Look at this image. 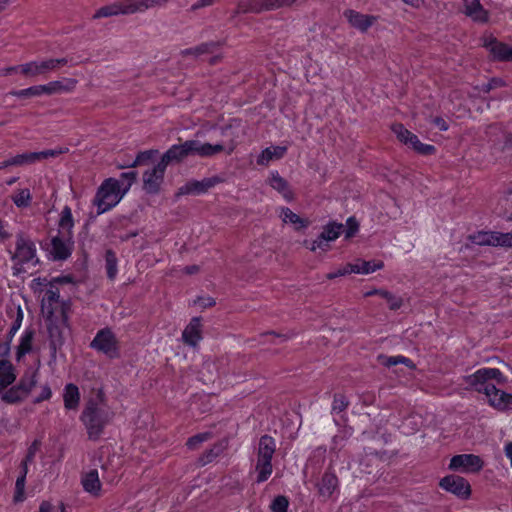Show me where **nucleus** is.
<instances>
[{"mask_svg":"<svg viewBox=\"0 0 512 512\" xmlns=\"http://www.w3.org/2000/svg\"><path fill=\"white\" fill-rule=\"evenodd\" d=\"M359 230V223L354 216L347 219L346 225L343 228V233L346 239L353 237Z\"/></svg>","mask_w":512,"mask_h":512,"instance_id":"obj_55","label":"nucleus"},{"mask_svg":"<svg viewBox=\"0 0 512 512\" xmlns=\"http://www.w3.org/2000/svg\"><path fill=\"white\" fill-rule=\"evenodd\" d=\"M211 438H212V432L198 433V434L188 438V440L186 442V446L189 449L194 450V449L198 448V446L201 443L208 441Z\"/></svg>","mask_w":512,"mask_h":512,"instance_id":"obj_51","label":"nucleus"},{"mask_svg":"<svg viewBox=\"0 0 512 512\" xmlns=\"http://www.w3.org/2000/svg\"><path fill=\"white\" fill-rule=\"evenodd\" d=\"M465 14L474 21L486 23L488 21V12L483 8L479 0H472L465 5Z\"/></svg>","mask_w":512,"mask_h":512,"instance_id":"obj_31","label":"nucleus"},{"mask_svg":"<svg viewBox=\"0 0 512 512\" xmlns=\"http://www.w3.org/2000/svg\"><path fill=\"white\" fill-rule=\"evenodd\" d=\"M182 339L185 344L195 347L202 339L201 336V319L193 317L182 333Z\"/></svg>","mask_w":512,"mask_h":512,"instance_id":"obj_21","label":"nucleus"},{"mask_svg":"<svg viewBox=\"0 0 512 512\" xmlns=\"http://www.w3.org/2000/svg\"><path fill=\"white\" fill-rule=\"evenodd\" d=\"M74 219L69 206H64L58 221V231L51 237L49 253L53 260L64 261L68 259L74 249Z\"/></svg>","mask_w":512,"mask_h":512,"instance_id":"obj_1","label":"nucleus"},{"mask_svg":"<svg viewBox=\"0 0 512 512\" xmlns=\"http://www.w3.org/2000/svg\"><path fill=\"white\" fill-rule=\"evenodd\" d=\"M505 86V81L501 78H492L487 83L483 84L481 91L489 93L492 89Z\"/></svg>","mask_w":512,"mask_h":512,"instance_id":"obj_60","label":"nucleus"},{"mask_svg":"<svg viewBox=\"0 0 512 512\" xmlns=\"http://www.w3.org/2000/svg\"><path fill=\"white\" fill-rule=\"evenodd\" d=\"M50 71H53L50 58L21 64V73L27 77H37Z\"/></svg>","mask_w":512,"mask_h":512,"instance_id":"obj_20","label":"nucleus"},{"mask_svg":"<svg viewBox=\"0 0 512 512\" xmlns=\"http://www.w3.org/2000/svg\"><path fill=\"white\" fill-rule=\"evenodd\" d=\"M126 192L120 189V181L115 178L105 179L97 189L93 204L97 207V215H101L115 207Z\"/></svg>","mask_w":512,"mask_h":512,"instance_id":"obj_3","label":"nucleus"},{"mask_svg":"<svg viewBox=\"0 0 512 512\" xmlns=\"http://www.w3.org/2000/svg\"><path fill=\"white\" fill-rule=\"evenodd\" d=\"M488 374H495V372L487 371V368L478 369L475 373L466 376L465 382L477 392L490 395L489 392L495 391V385L488 382L490 380Z\"/></svg>","mask_w":512,"mask_h":512,"instance_id":"obj_14","label":"nucleus"},{"mask_svg":"<svg viewBox=\"0 0 512 512\" xmlns=\"http://www.w3.org/2000/svg\"><path fill=\"white\" fill-rule=\"evenodd\" d=\"M39 512H66V509L63 503L60 504L59 508L55 509L49 501H43L40 504Z\"/></svg>","mask_w":512,"mask_h":512,"instance_id":"obj_62","label":"nucleus"},{"mask_svg":"<svg viewBox=\"0 0 512 512\" xmlns=\"http://www.w3.org/2000/svg\"><path fill=\"white\" fill-rule=\"evenodd\" d=\"M219 42L216 41H209L205 43H201L198 46L187 48L182 51L183 55H192L195 57H199L204 54H211L213 53L218 47Z\"/></svg>","mask_w":512,"mask_h":512,"instance_id":"obj_36","label":"nucleus"},{"mask_svg":"<svg viewBox=\"0 0 512 512\" xmlns=\"http://www.w3.org/2000/svg\"><path fill=\"white\" fill-rule=\"evenodd\" d=\"M223 451V446L221 444H215L212 448L205 451L202 456L199 458V463L201 466H205L215 460Z\"/></svg>","mask_w":512,"mask_h":512,"instance_id":"obj_45","label":"nucleus"},{"mask_svg":"<svg viewBox=\"0 0 512 512\" xmlns=\"http://www.w3.org/2000/svg\"><path fill=\"white\" fill-rule=\"evenodd\" d=\"M189 157L185 142L172 145L161 157V162L167 167L170 163H179Z\"/></svg>","mask_w":512,"mask_h":512,"instance_id":"obj_22","label":"nucleus"},{"mask_svg":"<svg viewBox=\"0 0 512 512\" xmlns=\"http://www.w3.org/2000/svg\"><path fill=\"white\" fill-rule=\"evenodd\" d=\"M495 233L496 231L492 232H478L476 235H473L471 237L473 243L477 245H489V246H495Z\"/></svg>","mask_w":512,"mask_h":512,"instance_id":"obj_46","label":"nucleus"},{"mask_svg":"<svg viewBox=\"0 0 512 512\" xmlns=\"http://www.w3.org/2000/svg\"><path fill=\"white\" fill-rule=\"evenodd\" d=\"M138 173L136 171H128L120 174V189L124 192H128L132 184L136 181Z\"/></svg>","mask_w":512,"mask_h":512,"instance_id":"obj_47","label":"nucleus"},{"mask_svg":"<svg viewBox=\"0 0 512 512\" xmlns=\"http://www.w3.org/2000/svg\"><path fill=\"white\" fill-rule=\"evenodd\" d=\"M16 238V248L15 252L11 256V259L17 265H37L39 263V259L36 255V246L34 242L31 239L25 237L22 233L17 234Z\"/></svg>","mask_w":512,"mask_h":512,"instance_id":"obj_7","label":"nucleus"},{"mask_svg":"<svg viewBox=\"0 0 512 512\" xmlns=\"http://www.w3.org/2000/svg\"><path fill=\"white\" fill-rule=\"evenodd\" d=\"M344 225L336 221H330L324 227L319 237L323 240L335 241L343 233Z\"/></svg>","mask_w":512,"mask_h":512,"instance_id":"obj_37","label":"nucleus"},{"mask_svg":"<svg viewBox=\"0 0 512 512\" xmlns=\"http://www.w3.org/2000/svg\"><path fill=\"white\" fill-rule=\"evenodd\" d=\"M287 152L285 146H270L262 150L260 155L257 157V164L261 166H267L270 161L281 159Z\"/></svg>","mask_w":512,"mask_h":512,"instance_id":"obj_28","label":"nucleus"},{"mask_svg":"<svg viewBox=\"0 0 512 512\" xmlns=\"http://www.w3.org/2000/svg\"><path fill=\"white\" fill-rule=\"evenodd\" d=\"M81 483L83 489L94 495L98 496L101 490V482L99 479V474L96 469H91L90 471L83 473L81 478Z\"/></svg>","mask_w":512,"mask_h":512,"instance_id":"obj_26","label":"nucleus"},{"mask_svg":"<svg viewBox=\"0 0 512 512\" xmlns=\"http://www.w3.org/2000/svg\"><path fill=\"white\" fill-rule=\"evenodd\" d=\"M131 8L130 0H124L120 2H115L106 6L101 7L96 11L93 15L94 19L103 18V17H111L116 15H129L133 14L132 12H128Z\"/></svg>","mask_w":512,"mask_h":512,"instance_id":"obj_18","label":"nucleus"},{"mask_svg":"<svg viewBox=\"0 0 512 512\" xmlns=\"http://www.w3.org/2000/svg\"><path fill=\"white\" fill-rule=\"evenodd\" d=\"M380 363L386 367H392L399 363L409 365L411 363V360L404 356H384L380 355L378 357Z\"/></svg>","mask_w":512,"mask_h":512,"instance_id":"obj_48","label":"nucleus"},{"mask_svg":"<svg viewBox=\"0 0 512 512\" xmlns=\"http://www.w3.org/2000/svg\"><path fill=\"white\" fill-rule=\"evenodd\" d=\"M493 57L500 61H511L512 60V48L508 45L498 42L496 39H490L485 43Z\"/></svg>","mask_w":512,"mask_h":512,"instance_id":"obj_25","label":"nucleus"},{"mask_svg":"<svg viewBox=\"0 0 512 512\" xmlns=\"http://www.w3.org/2000/svg\"><path fill=\"white\" fill-rule=\"evenodd\" d=\"M76 83V80L69 78L65 80V83L62 81H51L44 85H35L21 90H13L9 94L17 98L37 97L43 94L52 95L68 92L75 87Z\"/></svg>","mask_w":512,"mask_h":512,"instance_id":"obj_5","label":"nucleus"},{"mask_svg":"<svg viewBox=\"0 0 512 512\" xmlns=\"http://www.w3.org/2000/svg\"><path fill=\"white\" fill-rule=\"evenodd\" d=\"M64 151L62 149H48L40 152H33L35 162L40 161L42 159H47L49 157H56L62 154Z\"/></svg>","mask_w":512,"mask_h":512,"instance_id":"obj_58","label":"nucleus"},{"mask_svg":"<svg viewBox=\"0 0 512 512\" xmlns=\"http://www.w3.org/2000/svg\"><path fill=\"white\" fill-rule=\"evenodd\" d=\"M319 497L328 500L334 493L339 492V479L335 474L332 465L323 473L315 484Z\"/></svg>","mask_w":512,"mask_h":512,"instance_id":"obj_12","label":"nucleus"},{"mask_svg":"<svg viewBox=\"0 0 512 512\" xmlns=\"http://www.w3.org/2000/svg\"><path fill=\"white\" fill-rule=\"evenodd\" d=\"M490 395H487L489 399V404L500 410L505 411L512 408V394L506 393L495 387V391L489 392Z\"/></svg>","mask_w":512,"mask_h":512,"instance_id":"obj_23","label":"nucleus"},{"mask_svg":"<svg viewBox=\"0 0 512 512\" xmlns=\"http://www.w3.org/2000/svg\"><path fill=\"white\" fill-rule=\"evenodd\" d=\"M40 441L39 440H34L33 443L30 445V447L28 448V451H27V454L24 458V461L26 462H33L34 460V457L36 455V452L37 450L39 449V446H40Z\"/></svg>","mask_w":512,"mask_h":512,"instance_id":"obj_64","label":"nucleus"},{"mask_svg":"<svg viewBox=\"0 0 512 512\" xmlns=\"http://www.w3.org/2000/svg\"><path fill=\"white\" fill-rule=\"evenodd\" d=\"M483 467L481 458L474 454H459L451 458L449 469L461 472H477Z\"/></svg>","mask_w":512,"mask_h":512,"instance_id":"obj_13","label":"nucleus"},{"mask_svg":"<svg viewBox=\"0 0 512 512\" xmlns=\"http://www.w3.org/2000/svg\"><path fill=\"white\" fill-rule=\"evenodd\" d=\"M60 298L59 289L54 286V282H49V288L41 301V312L45 318H51L55 315L53 305L58 303Z\"/></svg>","mask_w":512,"mask_h":512,"instance_id":"obj_19","label":"nucleus"},{"mask_svg":"<svg viewBox=\"0 0 512 512\" xmlns=\"http://www.w3.org/2000/svg\"><path fill=\"white\" fill-rule=\"evenodd\" d=\"M51 396H52L51 388L48 384H46V385L42 386L41 393L39 394V396H37L33 400V403L38 404L43 401L49 400L51 398Z\"/></svg>","mask_w":512,"mask_h":512,"instance_id":"obj_63","label":"nucleus"},{"mask_svg":"<svg viewBox=\"0 0 512 512\" xmlns=\"http://www.w3.org/2000/svg\"><path fill=\"white\" fill-rule=\"evenodd\" d=\"M14 204L19 207H27L31 202V193L29 189H21L14 196H12Z\"/></svg>","mask_w":512,"mask_h":512,"instance_id":"obj_49","label":"nucleus"},{"mask_svg":"<svg viewBox=\"0 0 512 512\" xmlns=\"http://www.w3.org/2000/svg\"><path fill=\"white\" fill-rule=\"evenodd\" d=\"M185 144L189 156L208 158L224 151V146L220 143L210 144L199 140H187Z\"/></svg>","mask_w":512,"mask_h":512,"instance_id":"obj_15","label":"nucleus"},{"mask_svg":"<svg viewBox=\"0 0 512 512\" xmlns=\"http://www.w3.org/2000/svg\"><path fill=\"white\" fill-rule=\"evenodd\" d=\"M112 417L113 412L108 407L94 399H90L81 415V420L87 429L89 439L98 440Z\"/></svg>","mask_w":512,"mask_h":512,"instance_id":"obj_2","label":"nucleus"},{"mask_svg":"<svg viewBox=\"0 0 512 512\" xmlns=\"http://www.w3.org/2000/svg\"><path fill=\"white\" fill-rule=\"evenodd\" d=\"M166 166L159 161L151 169H148L143 174V189L148 194H157L160 191V186L164 180Z\"/></svg>","mask_w":512,"mask_h":512,"instance_id":"obj_11","label":"nucleus"},{"mask_svg":"<svg viewBox=\"0 0 512 512\" xmlns=\"http://www.w3.org/2000/svg\"><path fill=\"white\" fill-rule=\"evenodd\" d=\"M117 257L116 253L113 250H107L105 253V267L107 272V277L110 280H113L118 272L117 269Z\"/></svg>","mask_w":512,"mask_h":512,"instance_id":"obj_43","label":"nucleus"},{"mask_svg":"<svg viewBox=\"0 0 512 512\" xmlns=\"http://www.w3.org/2000/svg\"><path fill=\"white\" fill-rule=\"evenodd\" d=\"M275 451H276L275 439L267 434L261 436L259 439L258 447H257L256 458L272 461Z\"/></svg>","mask_w":512,"mask_h":512,"instance_id":"obj_24","label":"nucleus"},{"mask_svg":"<svg viewBox=\"0 0 512 512\" xmlns=\"http://www.w3.org/2000/svg\"><path fill=\"white\" fill-rule=\"evenodd\" d=\"M289 500L286 496L279 495L271 502L270 509L272 512H287Z\"/></svg>","mask_w":512,"mask_h":512,"instance_id":"obj_52","label":"nucleus"},{"mask_svg":"<svg viewBox=\"0 0 512 512\" xmlns=\"http://www.w3.org/2000/svg\"><path fill=\"white\" fill-rule=\"evenodd\" d=\"M439 486L460 499H468L471 495L469 482L459 475L451 474L443 477Z\"/></svg>","mask_w":512,"mask_h":512,"instance_id":"obj_9","label":"nucleus"},{"mask_svg":"<svg viewBox=\"0 0 512 512\" xmlns=\"http://www.w3.org/2000/svg\"><path fill=\"white\" fill-rule=\"evenodd\" d=\"M384 263L382 261H364L358 260L357 263L352 264V271L356 274H370L377 270L382 269Z\"/></svg>","mask_w":512,"mask_h":512,"instance_id":"obj_35","label":"nucleus"},{"mask_svg":"<svg viewBox=\"0 0 512 512\" xmlns=\"http://www.w3.org/2000/svg\"><path fill=\"white\" fill-rule=\"evenodd\" d=\"M280 216L284 223L294 225L296 230L305 229L310 224L309 220L301 218L288 207L282 208Z\"/></svg>","mask_w":512,"mask_h":512,"instance_id":"obj_32","label":"nucleus"},{"mask_svg":"<svg viewBox=\"0 0 512 512\" xmlns=\"http://www.w3.org/2000/svg\"><path fill=\"white\" fill-rule=\"evenodd\" d=\"M51 359L55 360L58 350L65 343L64 331L68 328V316L64 309L61 311V318L53 315L51 318H45Z\"/></svg>","mask_w":512,"mask_h":512,"instance_id":"obj_4","label":"nucleus"},{"mask_svg":"<svg viewBox=\"0 0 512 512\" xmlns=\"http://www.w3.org/2000/svg\"><path fill=\"white\" fill-rule=\"evenodd\" d=\"M255 472L257 474L256 483L267 481L273 472L272 461L256 458Z\"/></svg>","mask_w":512,"mask_h":512,"instance_id":"obj_33","label":"nucleus"},{"mask_svg":"<svg viewBox=\"0 0 512 512\" xmlns=\"http://www.w3.org/2000/svg\"><path fill=\"white\" fill-rule=\"evenodd\" d=\"M125 221H126V218L125 217H121V218L116 219L111 224V228H112V231H113L112 232L113 237L118 238L121 242H126L129 239H131L133 237H136L139 234V232L137 230L129 231L127 233H117V231L119 230V227Z\"/></svg>","mask_w":512,"mask_h":512,"instance_id":"obj_44","label":"nucleus"},{"mask_svg":"<svg viewBox=\"0 0 512 512\" xmlns=\"http://www.w3.org/2000/svg\"><path fill=\"white\" fill-rule=\"evenodd\" d=\"M489 142L492 143V148L501 152H512V134L504 133L496 125L490 126L487 130Z\"/></svg>","mask_w":512,"mask_h":512,"instance_id":"obj_16","label":"nucleus"},{"mask_svg":"<svg viewBox=\"0 0 512 512\" xmlns=\"http://www.w3.org/2000/svg\"><path fill=\"white\" fill-rule=\"evenodd\" d=\"M15 161V166H23V165H26V164H31V163H35V160H34V154L33 152H27V153H23V154H18L16 156H13Z\"/></svg>","mask_w":512,"mask_h":512,"instance_id":"obj_59","label":"nucleus"},{"mask_svg":"<svg viewBox=\"0 0 512 512\" xmlns=\"http://www.w3.org/2000/svg\"><path fill=\"white\" fill-rule=\"evenodd\" d=\"M34 332L25 331L21 337L20 344L17 347L16 358L20 360L25 354L29 353L32 349V340Z\"/></svg>","mask_w":512,"mask_h":512,"instance_id":"obj_42","label":"nucleus"},{"mask_svg":"<svg viewBox=\"0 0 512 512\" xmlns=\"http://www.w3.org/2000/svg\"><path fill=\"white\" fill-rule=\"evenodd\" d=\"M392 131L400 142L410 146L412 149H414L417 153L421 155H432L436 151L435 146L422 143L417 137V135L407 130L403 126V124H394L392 126Z\"/></svg>","mask_w":512,"mask_h":512,"instance_id":"obj_8","label":"nucleus"},{"mask_svg":"<svg viewBox=\"0 0 512 512\" xmlns=\"http://www.w3.org/2000/svg\"><path fill=\"white\" fill-rule=\"evenodd\" d=\"M344 16L352 27L361 32H366L376 20L375 16L361 14L352 9L345 10Z\"/></svg>","mask_w":512,"mask_h":512,"instance_id":"obj_17","label":"nucleus"},{"mask_svg":"<svg viewBox=\"0 0 512 512\" xmlns=\"http://www.w3.org/2000/svg\"><path fill=\"white\" fill-rule=\"evenodd\" d=\"M264 12L262 0H245L241 1L237 7V13H262Z\"/></svg>","mask_w":512,"mask_h":512,"instance_id":"obj_41","label":"nucleus"},{"mask_svg":"<svg viewBox=\"0 0 512 512\" xmlns=\"http://www.w3.org/2000/svg\"><path fill=\"white\" fill-rule=\"evenodd\" d=\"M350 269H352V264L348 263L344 267L339 268L337 271L328 273L326 278L332 280L338 277L346 276L350 273H353V271Z\"/></svg>","mask_w":512,"mask_h":512,"instance_id":"obj_61","label":"nucleus"},{"mask_svg":"<svg viewBox=\"0 0 512 512\" xmlns=\"http://www.w3.org/2000/svg\"><path fill=\"white\" fill-rule=\"evenodd\" d=\"M25 483L26 478L18 476L15 483V492L13 497L15 503L23 502L25 500Z\"/></svg>","mask_w":512,"mask_h":512,"instance_id":"obj_53","label":"nucleus"},{"mask_svg":"<svg viewBox=\"0 0 512 512\" xmlns=\"http://www.w3.org/2000/svg\"><path fill=\"white\" fill-rule=\"evenodd\" d=\"M15 380L16 374L12 363L6 359L0 360V391L8 388Z\"/></svg>","mask_w":512,"mask_h":512,"instance_id":"obj_29","label":"nucleus"},{"mask_svg":"<svg viewBox=\"0 0 512 512\" xmlns=\"http://www.w3.org/2000/svg\"><path fill=\"white\" fill-rule=\"evenodd\" d=\"M221 182L222 179L219 176L207 177L200 181L189 180L178 189L176 197L182 195H202Z\"/></svg>","mask_w":512,"mask_h":512,"instance_id":"obj_10","label":"nucleus"},{"mask_svg":"<svg viewBox=\"0 0 512 512\" xmlns=\"http://www.w3.org/2000/svg\"><path fill=\"white\" fill-rule=\"evenodd\" d=\"M379 296H381L387 301L388 306L391 310H398L403 304V300L401 297H398L387 290L379 291Z\"/></svg>","mask_w":512,"mask_h":512,"instance_id":"obj_50","label":"nucleus"},{"mask_svg":"<svg viewBox=\"0 0 512 512\" xmlns=\"http://www.w3.org/2000/svg\"><path fill=\"white\" fill-rule=\"evenodd\" d=\"M329 242H331L330 240H323L321 239V237H317L314 241H312L311 243H309V241L305 240L304 241V245L310 249L311 251H316V249H320L324 252L328 251L330 249V245H329Z\"/></svg>","mask_w":512,"mask_h":512,"instance_id":"obj_54","label":"nucleus"},{"mask_svg":"<svg viewBox=\"0 0 512 512\" xmlns=\"http://www.w3.org/2000/svg\"><path fill=\"white\" fill-rule=\"evenodd\" d=\"M37 384V371H27L16 385L28 397Z\"/></svg>","mask_w":512,"mask_h":512,"instance_id":"obj_39","label":"nucleus"},{"mask_svg":"<svg viewBox=\"0 0 512 512\" xmlns=\"http://www.w3.org/2000/svg\"><path fill=\"white\" fill-rule=\"evenodd\" d=\"M26 398V395L16 385L10 387L6 391H0V399L6 404H18Z\"/></svg>","mask_w":512,"mask_h":512,"instance_id":"obj_38","label":"nucleus"},{"mask_svg":"<svg viewBox=\"0 0 512 512\" xmlns=\"http://www.w3.org/2000/svg\"><path fill=\"white\" fill-rule=\"evenodd\" d=\"M89 346L110 359L118 358L120 355L118 340L113 331L108 327L100 329Z\"/></svg>","mask_w":512,"mask_h":512,"instance_id":"obj_6","label":"nucleus"},{"mask_svg":"<svg viewBox=\"0 0 512 512\" xmlns=\"http://www.w3.org/2000/svg\"><path fill=\"white\" fill-rule=\"evenodd\" d=\"M268 183L273 189L282 194V196L287 201H291L293 199V193L289 187L288 182L283 177L280 176L278 171H272L270 173Z\"/></svg>","mask_w":512,"mask_h":512,"instance_id":"obj_27","label":"nucleus"},{"mask_svg":"<svg viewBox=\"0 0 512 512\" xmlns=\"http://www.w3.org/2000/svg\"><path fill=\"white\" fill-rule=\"evenodd\" d=\"M348 401L343 395H335L332 403V413H341L348 407Z\"/></svg>","mask_w":512,"mask_h":512,"instance_id":"obj_57","label":"nucleus"},{"mask_svg":"<svg viewBox=\"0 0 512 512\" xmlns=\"http://www.w3.org/2000/svg\"><path fill=\"white\" fill-rule=\"evenodd\" d=\"M170 0H130L131 8L128 12L137 13L144 12L154 7H162L169 3Z\"/></svg>","mask_w":512,"mask_h":512,"instance_id":"obj_34","label":"nucleus"},{"mask_svg":"<svg viewBox=\"0 0 512 512\" xmlns=\"http://www.w3.org/2000/svg\"><path fill=\"white\" fill-rule=\"evenodd\" d=\"M156 154H158V150L155 149L141 151L137 154L136 158L131 163L119 165L118 167L121 169L134 168L140 165L148 164Z\"/></svg>","mask_w":512,"mask_h":512,"instance_id":"obj_40","label":"nucleus"},{"mask_svg":"<svg viewBox=\"0 0 512 512\" xmlns=\"http://www.w3.org/2000/svg\"><path fill=\"white\" fill-rule=\"evenodd\" d=\"M495 246L512 248V233H495Z\"/></svg>","mask_w":512,"mask_h":512,"instance_id":"obj_56","label":"nucleus"},{"mask_svg":"<svg viewBox=\"0 0 512 512\" xmlns=\"http://www.w3.org/2000/svg\"><path fill=\"white\" fill-rule=\"evenodd\" d=\"M63 400H64V407L67 410H75L77 409L79 402H80V392L78 387L73 384L69 383L64 388L63 393Z\"/></svg>","mask_w":512,"mask_h":512,"instance_id":"obj_30","label":"nucleus"}]
</instances>
